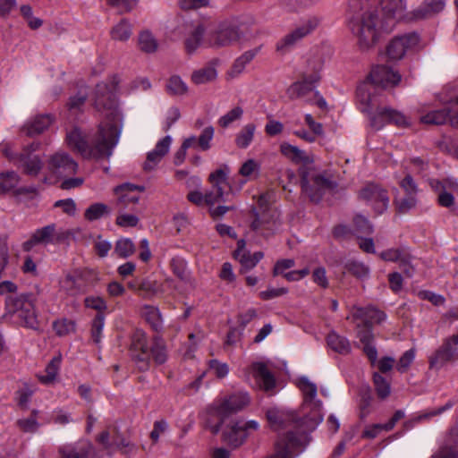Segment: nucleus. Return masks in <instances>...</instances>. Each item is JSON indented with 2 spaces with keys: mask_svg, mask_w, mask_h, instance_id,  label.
<instances>
[{
  "mask_svg": "<svg viewBox=\"0 0 458 458\" xmlns=\"http://www.w3.org/2000/svg\"><path fill=\"white\" fill-rule=\"evenodd\" d=\"M114 89L115 85H113L112 89H107L104 82L97 85L95 107L103 114L104 120L90 135L89 140L78 127L66 133V143L69 148L86 159H108L119 142L121 114L113 92Z\"/></svg>",
  "mask_w": 458,
  "mask_h": 458,
  "instance_id": "nucleus-1",
  "label": "nucleus"
},
{
  "mask_svg": "<svg viewBox=\"0 0 458 458\" xmlns=\"http://www.w3.org/2000/svg\"><path fill=\"white\" fill-rule=\"evenodd\" d=\"M354 13L349 20V28L361 51H368L377 43L383 32L392 30L379 15L378 0H362L352 6Z\"/></svg>",
  "mask_w": 458,
  "mask_h": 458,
  "instance_id": "nucleus-2",
  "label": "nucleus"
},
{
  "mask_svg": "<svg viewBox=\"0 0 458 458\" xmlns=\"http://www.w3.org/2000/svg\"><path fill=\"white\" fill-rule=\"evenodd\" d=\"M23 293L19 295H10L5 298L6 314L17 318L19 324L26 328L39 330L40 322L36 309L38 294Z\"/></svg>",
  "mask_w": 458,
  "mask_h": 458,
  "instance_id": "nucleus-3",
  "label": "nucleus"
},
{
  "mask_svg": "<svg viewBox=\"0 0 458 458\" xmlns=\"http://www.w3.org/2000/svg\"><path fill=\"white\" fill-rule=\"evenodd\" d=\"M250 403V397L246 393H237L229 397L216 399L208 409L210 416L217 417V422L208 426L212 433L216 434L221 428L224 420L232 413L237 412Z\"/></svg>",
  "mask_w": 458,
  "mask_h": 458,
  "instance_id": "nucleus-4",
  "label": "nucleus"
},
{
  "mask_svg": "<svg viewBox=\"0 0 458 458\" xmlns=\"http://www.w3.org/2000/svg\"><path fill=\"white\" fill-rule=\"evenodd\" d=\"M299 174L301 178L302 191L312 202H318L328 187L329 182L318 174L313 166H300Z\"/></svg>",
  "mask_w": 458,
  "mask_h": 458,
  "instance_id": "nucleus-5",
  "label": "nucleus"
},
{
  "mask_svg": "<svg viewBox=\"0 0 458 458\" xmlns=\"http://www.w3.org/2000/svg\"><path fill=\"white\" fill-rule=\"evenodd\" d=\"M143 186L131 183H123L114 189V194L117 196L115 207L118 211L129 209L137 212L136 206L139 203L140 193L144 191Z\"/></svg>",
  "mask_w": 458,
  "mask_h": 458,
  "instance_id": "nucleus-6",
  "label": "nucleus"
},
{
  "mask_svg": "<svg viewBox=\"0 0 458 458\" xmlns=\"http://www.w3.org/2000/svg\"><path fill=\"white\" fill-rule=\"evenodd\" d=\"M319 19L315 16L309 17L308 19L304 20L293 31L285 35L278 41L276 45V50L279 52L287 51L303 38L307 37L312 31H314L319 25Z\"/></svg>",
  "mask_w": 458,
  "mask_h": 458,
  "instance_id": "nucleus-7",
  "label": "nucleus"
},
{
  "mask_svg": "<svg viewBox=\"0 0 458 458\" xmlns=\"http://www.w3.org/2000/svg\"><path fill=\"white\" fill-rule=\"evenodd\" d=\"M420 37L412 32L394 37L386 47V54L390 60L399 61L413 51L419 45Z\"/></svg>",
  "mask_w": 458,
  "mask_h": 458,
  "instance_id": "nucleus-8",
  "label": "nucleus"
},
{
  "mask_svg": "<svg viewBox=\"0 0 458 458\" xmlns=\"http://www.w3.org/2000/svg\"><path fill=\"white\" fill-rule=\"evenodd\" d=\"M130 352L140 370H147L149 366V350L144 331L136 329L131 336Z\"/></svg>",
  "mask_w": 458,
  "mask_h": 458,
  "instance_id": "nucleus-9",
  "label": "nucleus"
},
{
  "mask_svg": "<svg viewBox=\"0 0 458 458\" xmlns=\"http://www.w3.org/2000/svg\"><path fill=\"white\" fill-rule=\"evenodd\" d=\"M228 167L219 168L209 174V182L212 184V189L204 194L205 205L208 208L214 207L216 204L225 201L224 185L227 181Z\"/></svg>",
  "mask_w": 458,
  "mask_h": 458,
  "instance_id": "nucleus-10",
  "label": "nucleus"
},
{
  "mask_svg": "<svg viewBox=\"0 0 458 458\" xmlns=\"http://www.w3.org/2000/svg\"><path fill=\"white\" fill-rule=\"evenodd\" d=\"M386 123H393L399 127H408L410 119L404 114L391 107H378L370 116V125L379 130Z\"/></svg>",
  "mask_w": 458,
  "mask_h": 458,
  "instance_id": "nucleus-11",
  "label": "nucleus"
},
{
  "mask_svg": "<svg viewBox=\"0 0 458 458\" xmlns=\"http://www.w3.org/2000/svg\"><path fill=\"white\" fill-rule=\"evenodd\" d=\"M359 197L371 206L377 214H382L388 207L389 198L386 190L377 184H368L360 191Z\"/></svg>",
  "mask_w": 458,
  "mask_h": 458,
  "instance_id": "nucleus-12",
  "label": "nucleus"
},
{
  "mask_svg": "<svg viewBox=\"0 0 458 458\" xmlns=\"http://www.w3.org/2000/svg\"><path fill=\"white\" fill-rule=\"evenodd\" d=\"M301 445L302 437L290 432L276 442L274 454L267 458H294L301 452Z\"/></svg>",
  "mask_w": 458,
  "mask_h": 458,
  "instance_id": "nucleus-13",
  "label": "nucleus"
},
{
  "mask_svg": "<svg viewBox=\"0 0 458 458\" xmlns=\"http://www.w3.org/2000/svg\"><path fill=\"white\" fill-rule=\"evenodd\" d=\"M241 36L242 33L236 26L225 23L209 35L208 43L212 47H225L239 41Z\"/></svg>",
  "mask_w": 458,
  "mask_h": 458,
  "instance_id": "nucleus-14",
  "label": "nucleus"
},
{
  "mask_svg": "<svg viewBox=\"0 0 458 458\" xmlns=\"http://www.w3.org/2000/svg\"><path fill=\"white\" fill-rule=\"evenodd\" d=\"M379 14L387 29H393L395 21L403 17L406 0H378Z\"/></svg>",
  "mask_w": 458,
  "mask_h": 458,
  "instance_id": "nucleus-15",
  "label": "nucleus"
},
{
  "mask_svg": "<svg viewBox=\"0 0 458 458\" xmlns=\"http://www.w3.org/2000/svg\"><path fill=\"white\" fill-rule=\"evenodd\" d=\"M34 241L38 244H60L70 239L72 233L69 230L56 228L55 224H50L37 229L34 233Z\"/></svg>",
  "mask_w": 458,
  "mask_h": 458,
  "instance_id": "nucleus-16",
  "label": "nucleus"
},
{
  "mask_svg": "<svg viewBox=\"0 0 458 458\" xmlns=\"http://www.w3.org/2000/svg\"><path fill=\"white\" fill-rule=\"evenodd\" d=\"M78 167V163L64 151L55 153L48 160V169L58 176L73 174Z\"/></svg>",
  "mask_w": 458,
  "mask_h": 458,
  "instance_id": "nucleus-17",
  "label": "nucleus"
},
{
  "mask_svg": "<svg viewBox=\"0 0 458 458\" xmlns=\"http://www.w3.org/2000/svg\"><path fill=\"white\" fill-rule=\"evenodd\" d=\"M320 80L318 72H313L302 77L301 81L293 83L287 89V95L291 99L303 98L313 93L316 97L318 92L315 91V84Z\"/></svg>",
  "mask_w": 458,
  "mask_h": 458,
  "instance_id": "nucleus-18",
  "label": "nucleus"
},
{
  "mask_svg": "<svg viewBox=\"0 0 458 458\" xmlns=\"http://www.w3.org/2000/svg\"><path fill=\"white\" fill-rule=\"evenodd\" d=\"M39 147L38 143H32L30 147L17 157V165L23 169V172L29 175L36 176L42 169L43 163L38 155H32Z\"/></svg>",
  "mask_w": 458,
  "mask_h": 458,
  "instance_id": "nucleus-19",
  "label": "nucleus"
},
{
  "mask_svg": "<svg viewBox=\"0 0 458 458\" xmlns=\"http://www.w3.org/2000/svg\"><path fill=\"white\" fill-rule=\"evenodd\" d=\"M369 80L375 86L388 88L397 85L401 81V75L386 65H377L372 69Z\"/></svg>",
  "mask_w": 458,
  "mask_h": 458,
  "instance_id": "nucleus-20",
  "label": "nucleus"
},
{
  "mask_svg": "<svg viewBox=\"0 0 458 458\" xmlns=\"http://www.w3.org/2000/svg\"><path fill=\"white\" fill-rule=\"evenodd\" d=\"M172 141V137L167 135L157 142L154 149L147 154L146 161L143 164L145 171H152L156 168L169 152Z\"/></svg>",
  "mask_w": 458,
  "mask_h": 458,
  "instance_id": "nucleus-21",
  "label": "nucleus"
},
{
  "mask_svg": "<svg viewBox=\"0 0 458 458\" xmlns=\"http://www.w3.org/2000/svg\"><path fill=\"white\" fill-rule=\"evenodd\" d=\"M458 358V349L450 340L445 339L443 344L429 358L430 368H440Z\"/></svg>",
  "mask_w": 458,
  "mask_h": 458,
  "instance_id": "nucleus-22",
  "label": "nucleus"
},
{
  "mask_svg": "<svg viewBox=\"0 0 458 458\" xmlns=\"http://www.w3.org/2000/svg\"><path fill=\"white\" fill-rule=\"evenodd\" d=\"M61 288L71 296L84 293L87 291V285L83 272L76 270L73 274L66 275L61 282Z\"/></svg>",
  "mask_w": 458,
  "mask_h": 458,
  "instance_id": "nucleus-23",
  "label": "nucleus"
},
{
  "mask_svg": "<svg viewBox=\"0 0 458 458\" xmlns=\"http://www.w3.org/2000/svg\"><path fill=\"white\" fill-rule=\"evenodd\" d=\"M352 316L354 319L361 320L365 326L372 327L386 319V314L374 307H353Z\"/></svg>",
  "mask_w": 458,
  "mask_h": 458,
  "instance_id": "nucleus-24",
  "label": "nucleus"
},
{
  "mask_svg": "<svg viewBox=\"0 0 458 458\" xmlns=\"http://www.w3.org/2000/svg\"><path fill=\"white\" fill-rule=\"evenodd\" d=\"M92 450L93 447L89 443L79 441L61 445L58 448V454L61 458H89Z\"/></svg>",
  "mask_w": 458,
  "mask_h": 458,
  "instance_id": "nucleus-25",
  "label": "nucleus"
},
{
  "mask_svg": "<svg viewBox=\"0 0 458 458\" xmlns=\"http://www.w3.org/2000/svg\"><path fill=\"white\" fill-rule=\"evenodd\" d=\"M267 419L270 427L276 431L285 428L292 423H299L296 420V415L293 412L278 409L268 410L267 411Z\"/></svg>",
  "mask_w": 458,
  "mask_h": 458,
  "instance_id": "nucleus-26",
  "label": "nucleus"
},
{
  "mask_svg": "<svg viewBox=\"0 0 458 458\" xmlns=\"http://www.w3.org/2000/svg\"><path fill=\"white\" fill-rule=\"evenodd\" d=\"M357 337L363 344V352L368 356L369 360L372 364L376 363L377 360V351L376 347L372 344L374 340V335L372 333L371 327L369 326H365L364 324H359L357 325Z\"/></svg>",
  "mask_w": 458,
  "mask_h": 458,
  "instance_id": "nucleus-27",
  "label": "nucleus"
},
{
  "mask_svg": "<svg viewBox=\"0 0 458 458\" xmlns=\"http://www.w3.org/2000/svg\"><path fill=\"white\" fill-rule=\"evenodd\" d=\"M297 386L301 391L304 397V403L313 404L315 408L320 409L322 403L316 400L318 387L307 377H301L297 380Z\"/></svg>",
  "mask_w": 458,
  "mask_h": 458,
  "instance_id": "nucleus-28",
  "label": "nucleus"
},
{
  "mask_svg": "<svg viewBox=\"0 0 458 458\" xmlns=\"http://www.w3.org/2000/svg\"><path fill=\"white\" fill-rule=\"evenodd\" d=\"M53 123L51 114H39L32 118L23 126V131L28 136H34L42 133Z\"/></svg>",
  "mask_w": 458,
  "mask_h": 458,
  "instance_id": "nucleus-29",
  "label": "nucleus"
},
{
  "mask_svg": "<svg viewBox=\"0 0 458 458\" xmlns=\"http://www.w3.org/2000/svg\"><path fill=\"white\" fill-rule=\"evenodd\" d=\"M445 5V0H430L420 4L412 13L415 19L431 18L437 13L444 10Z\"/></svg>",
  "mask_w": 458,
  "mask_h": 458,
  "instance_id": "nucleus-30",
  "label": "nucleus"
},
{
  "mask_svg": "<svg viewBox=\"0 0 458 458\" xmlns=\"http://www.w3.org/2000/svg\"><path fill=\"white\" fill-rule=\"evenodd\" d=\"M252 368L253 376L262 389L269 391L274 388L275 377L264 363H255Z\"/></svg>",
  "mask_w": 458,
  "mask_h": 458,
  "instance_id": "nucleus-31",
  "label": "nucleus"
},
{
  "mask_svg": "<svg viewBox=\"0 0 458 458\" xmlns=\"http://www.w3.org/2000/svg\"><path fill=\"white\" fill-rule=\"evenodd\" d=\"M254 219L251 222L250 227L253 231L264 233L265 231L272 230L275 225L274 214L268 210H263L258 213L253 210Z\"/></svg>",
  "mask_w": 458,
  "mask_h": 458,
  "instance_id": "nucleus-32",
  "label": "nucleus"
},
{
  "mask_svg": "<svg viewBox=\"0 0 458 458\" xmlns=\"http://www.w3.org/2000/svg\"><path fill=\"white\" fill-rule=\"evenodd\" d=\"M248 433L245 428L241 426L240 422L233 423L224 432L225 440L231 445L238 447L245 441Z\"/></svg>",
  "mask_w": 458,
  "mask_h": 458,
  "instance_id": "nucleus-33",
  "label": "nucleus"
},
{
  "mask_svg": "<svg viewBox=\"0 0 458 458\" xmlns=\"http://www.w3.org/2000/svg\"><path fill=\"white\" fill-rule=\"evenodd\" d=\"M133 26L130 20L122 19L110 30V37L113 40L125 42L132 35Z\"/></svg>",
  "mask_w": 458,
  "mask_h": 458,
  "instance_id": "nucleus-34",
  "label": "nucleus"
},
{
  "mask_svg": "<svg viewBox=\"0 0 458 458\" xmlns=\"http://www.w3.org/2000/svg\"><path fill=\"white\" fill-rule=\"evenodd\" d=\"M259 47H256L254 49L248 50L244 52L241 56H239L233 63V66L231 67L230 71L228 72V75L231 78H235L239 76L243 71L245 70V67L247 64H249L254 57L257 55V54L259 51Z\"/></svg>",
  "mask_w": 458,
  "mask_h": 458,
  "instance_id": "nucleus-35",
  "label": "nucleus"
},
{
  "mask_svg": "<svg viewBox=\"0 0 458 458\" xmlns=\"http://www.w3.org/2000/svg\"><path fill=\"white\" fill-rule=\"evenodd\" d=\"M372 86L364 82L357 88L356 95L358 101L361 105L362 112H369L376 104V98L372 95Z\"/></svg>",
  "mask_w": 458,
  "mask_h": 458,
  "instance_id": "nucleus-36",
  "label": "nucleus"
},
{
  "mask_svg": "<svg viewBox=\"0 0 458 458\" xmlns=\"http://www.w3.org/2000/svg\"><path fill=\"white\" fill-rule=\"evenodd\" d=\"M452 116L449 106L447 108L428 112L420 117V121L426 124L441 125L447 122L451 123Z\"/></svg>",
  "mask_w": 458,
  "mask_h": 458,
  "instance_id": "nucleus-37",
  "label": "nucleus"
},
{
  "mask_svg": "<svg viewBox=\"0 0 458 458\" xmlns=\"http://www.w3.org/2000/svg\"><path fill=\"white\" fill-rule=\"evenodd\" d=\"M281 152L284 156L290 158L295 163H302L301 166H313L310 160V157L306 153L295 146L288 143H283L280 146Z\"/></svg>",
  "mask_w": 458,
  "mask_h": 458,
  "instance_id": "nucleus-38",
  "label": "nucleus"
},
{
  "mask_svg": "<svg viewBox=\"0 0 458 458\" xmlns=\"http://www.w3.org/2000/svg\"><path fill=\"white\" fill-rule=\"evenodd\" d=\"M205 28L201 24L194 26L185 39V48L189 54H192L200 46Z\"/></svg>",
  "mask_w": 458,
  "mask_h": 458,
  "instance_id": "nucleus-39",
  "label": "nucleus"
},
{
  "mask_svg": "<svg viewBox=\"0 0 458 458\" xmlns=\"http://www.w3.org/2000/svg\"><path fill=\"white\" fill-rule=\"evenodd\" d=\"M140 314L155 331L162 328V317L157 307L145 305L141 308Z\"/></svg>",
  "mask_w": 458,
  "mask_h": 458,
  "instance_id": "nucleus-40",
  "label": "nucleus"
},
{
  "mask_svg": "<svg viewBox=\"0 0 458 458\" xmlns=\"http://www.w3.org/2000/svg\"><path fill=\"white\" fill-rule=\"evenodd\" d=\"M457 430L452 429L445 445L441 446L438 452L436 453L432 458H457L458 454L454 446L457 442Z\"/></svg>",
  "mask_w": 458,
  "mask_h": 458,
  "instance_id": "nucleus-41",
  "label": "nucleus"
},
{
  "mask_svg": "<svg viewBox=\"0 0 458 458\" xmlns=\"http://www.w3.org/2000/svg\"><path fill=\"white\" fill-rule=\"evenodd\" d=\"M235 255L242 265V272H246L253 268L264 256L263 252L261 251H257L253 254H250V252H245L243 250H238Z\"/></svg>",
  "mask_w": 458,
  "mask_h": 458,
  "instance_id": "nucleus-42",
  "label": "nucleus"
},
{
  "mask_svg": "<svg viewBox=\"0 0 458 458\" xmlns=\"http://www.w3.org/2000/svg\"><path fill=\"white\" fill-rule=\"evenodd\" d=\"M327 342L328 346L335 352L340 354H348L351 352V344L349 341L344 337L336 334L335 332H331L328 334L327 337Z\"/></svg>",
  "mask_w": 458,
  "mask_h": 458,
  "instance_id": "nucleus-43",
  "label": "nucleus"
},
{
  "mask_svg": "<svg viewBox=\"0 0 458 458\" xmlns=\"http://www.w3.org/2000/svg\"><path fill=\"white\" fill-rule=\"evenodd\" d=\"M217 76L216 69L213 64H208L199 70H196L191 74V81L195 84H204L216 80Z\"/></svg>",
  "mask_w": 458,
  "mask_h": 458,
  "instance_id": "nucleus-44",
  "label": "nucleus"
},
{
  "mask_svg": "<svg viewBox=\"0 0 458 458\" xmlns=\"http://www.w3.org/2000/svg\"><path fill=\"white\" fill-rule=\"evenodd\" d=\"M256 131L254 123H247L235 136V144L240 148H247L253 140Z\"/></svg>",
  "mask_w": 458,
  "mask_h": 458,
  "instance_id": "nucleus-45",
  "label": "nucleus"
},
{
  "mask_svg": "<svg viewBox=\"0 0 458 458\" xmlns=\"http://www.w3.org/2000/svg\"><path fill=\"white\" fill-rule=\"evenodd\" d=\"M149 356H152L153 360L157 364H163L165 362L167 359V352L165 344L162 338L157 336L153 339Z\"/></svg>",
  "mask_w": 458,
  "mask_h": 458,
  "instance_id": "nucleus-46",
  "label": "nucleus"
},
{
  "mask_svg": "<svg viewBox=\"0 0 458 458\" xmlns=\"http://www.w3.org/2000/svg\"><path fill=\"white\" fill-rule=\"evenodd\" d=\"M111 212L109 207L104 203L97 202L90 205L84 212V217L88 221H95L100 219L104 216L109 215Z\"/></svg>",
  "mask_w": 458,
  "mask_h": 458,
  "instance_id": "nucleus-47",
  "label": "nucleus"
},
{
  "mask_svg": "<svg viewBox=\"0 0 458 458\" xmlns=\"http://www.w3.org/2000/svg\"><path fill=\"white\" fill-rule=\"evenodd\" d=\"M173 273L182 281L193 284L186 262L181 258H174L170 263Z\"/></svg>",
  "mask_w": 458,
  "mask_h": 458,
  "instance_id": "nucleus-48",
  "label": "nucleus"
},
{
  "mask_svg": "<svg viewBox=\"0 0 458 458\" xmlns=\"http://www.w3.org/2000/svg\"><path fill=\"white\" fill-rule=\"evenodd\" d=\"M20 182V176L13 171L0 173V193H6L14 189Z\"/></svg>",
  "mask_w": 458,
  "mask_h": 458,
  "instance_id": "nucleus-49",
  "label": "nucleus"
},
{
  "mask_svg": "<svg viewBox=\"0 0 458 458\" xmlns=\"http://www.w3.org/2000/svg\"><path fill=\"white\" fill-rule=\"evenodd\" d=\"M61 364V359L58 357L53 358L50 362L47 365L45 375H38V380L46 385L51 384L55 381Z\"/></svg>",
  "mask_w": 458,
  "mask_h": 458,
  "instance_id": "nucleus-50",
  "label": "nucleus"
},
{
  "mask_svg": "<svg viewBox=\"0 0 458 458\" xmlns=\"http://www.w3.org/2000/svg\"><path fill=\"white\" fill-rule=\"evenodd\" d=\"M215 129L209 125L204 128L199 138L196 137V143L193 148L201 151H207L211 148V141L214 138Z\"/></svg>",
  "mask_w": 458,
  "mask_h": 458,
  "instance_id": "nucleus-51",
  "label": "nucleus"
},
{
  "mask_svg": "<svg viewBox=\"0 0 458 458\" xmlns=\"http://www.w3.org/2000/svg\"><path fill=\"white\" fill-rule=\"evenodd\" d=\"M135 251V246L129 238H121L115 242L114 253L119 258H128Z\"/></svg>",
  "mask_w": 458,
  "mask_h": 458,
  "instance_id": "nucleus-52",
  "label": "nucleus"
},
{
  "mask_svg": "<svg viewBox=\"0 0 458 458\" xmlns=\"http://www.w3.org/2000/svg\"><path fill=\"white\" fill-rule=\"evenodd\" d=\"M139 46L143 52L153 53L157 49L158 44L152 33L145 30L139 35Z\"/></svg>",
  "mask_w": 458,
  "mask_h": 458,
  "instance_id": "nucleus-53",
  "label": "nucleus"
},
{
  "mask_svg": "<svg viewBox=\"0 0 458 458\" xmlns=\"http://www.w3.org/2000/svg\"><path fill=\"white\" fill-rule=\"evenodd\" d=\"M260 165L255 159L246 160L239 169V174L250 180L257 178L259 174Z\"/></svg>",
  "mask_w": 458,
  "mask_h": 458,
  "instance_id": "nucleus-54",
  "label": "nucleus"
},
{
  "mask_svg": "<svg viewBox=\"0 0 458 458\" xmlns=\"http://www.w3.org/2000/svg\"><path fill=\"white\" fill-rule=\"evenodd\" d=\"M243 115V109L241 106H234L229 110L226 114L221 116L217 123L222 128L229 127L233 122L239 121Z\"/></svg>",
  "mask_w": 458,
  "mask_h": 458,
  "instance_id": "nucleus-55",
  "label": "nucleus"
},
{
  "mask_svg": "<svg viewBox=\"0 0 458 458\" xmlns=\"http://www.w3.org/2000/svg\"><path fill=\"white\" fill-rule=\"evenodd\" d=\"M373 381L377 394L381 399H386L391 393L390 383L380 374L374 373Z\"/></svg>",
  "mask_w": 458,
  "mask_h": 458,
  "instance_id": "nucleus-56",
  "label": "nucleus"
},
{
  "mask_svg": "<svg viewBox=\"0 0 458 458\" xmlns=\"http://www.w3.org/2000/svg\"><path fill=\"white\" fill-rule=\"evenodd\" d=\"M196 143V136L192 135L189 138L185 139L179 149L175 152L174 157V164L175 165H181L185 158L187 154V149L190 148H193L194 144Z\"/></svg>",
  "mask_w": 458,
  "mask_h": 458,
  "instance_id": "nucleus-57",
  "label": "nucleus"
},
{
  "mask_svg": "<svg viewBox=\"0 0 458 458\" xmlns=\"http://www.w3.org/2000/svg\"><path fill=\"white\" fill-rule=\"evenodd\" d=\"M139 294L144 298H151L161 293V289L156 281L143 280L138 284Z\"/></svg>",
  "mask_w": 458,
  "mask_h": 458,
  "instance_id": "nucleus-58",
  "label": "nucleus"
},
{
  "mask_svg": "<svg viewBox=\"0 0 458 458\" xmlns=\"http://www.w3.org/2000/svg\"><path fill=\"white\" fill-rule=\"evenodd\" d=\"M187 85L185 82L176 75L172 76L167 83V90L173 95H184L187 92Z\"/></svg>",
  "mask_w": 458,
  "mask_h": 458,
  "instance_id": "nucleus-59",
  "label": "nucleus"
},
{
  "mask_svg": "<svg viewBox=\"0 0 458 458\" xmlns=\"http://www.w3.org/2000/svg\"><path fill=\"white\" fill-rule=\"evenodd\" d=\"M344 268L347 272L358 278H363L369 275V268L364 264L355 260L348 261L345 264Z\"/></svg>",
  "mask_w": 458,
  "mask_h": 458,
  "instance_id": "nucleus-60",
  "label": "nucleus"
},
{
  "mask_svg": "<svg viewBox=\"0 0 458 458\" xmlns=\"http://www.w3.org/2000/svg\"><path fill=\"white\" fill-rule=\"evenodd\" d=\"M74 327V322L66 318L59 319L53 323V328L59 336H64L73 332Z\"/></svg>",
  "mask_w": 458,
  "mask_h": 458,
  "instance_id": "nucleus-61",
  "label": "nucleus"
},
{
  "mask_svg": "<svg viewBox=\"0 0 458 458\" xmlns=\"http://www.w3.org/2000/svg\"><path fill=\"white\" fill-rule=\"evenodd\" d=\"M115 223L122 227H134L138 225L140 219L135 214L126 213L125 210L118 211Z\"/></svg>",
  "mask_w": 458,
  "mask_h": 458,
  "instance_id": "nucleus-62",
  "label": "nucleus"
},
{
  "mask_svg": "<svg viewBox=\"0 0 458 458\" xmlns=\"http://www.w3.org/2000/svg\"><path fill=\"white\" fill-rule=\"evenodd\" d=\"M416 351L415 349H410L406 351L399 359L397 364H396V369L400 373H405L411 364L413 362L415 359Z\"/></svg>",
  "mask_w": 458,
  "mask_h": 458,
  "instance_id": "nucleus-63",
  "label": "nucleus"
},
{
  "mask_svg": "<svg viewBox=\"0 0 458 458\" xmlns=\"http://www.w3.org/2000/svg\"><path fill=\"white\" fill-rule=\"evenodd\" d=\"M114 448L121 450L126 454H131L137 451V447L134 444L121 436H117L115 439H114L113 449Z\"/></svg>",
  "mask_w": 458,
  "mask_h": 458,
  "instance_id": "nucleus-64",
  "label": "nucleus"
}]
</instances>
